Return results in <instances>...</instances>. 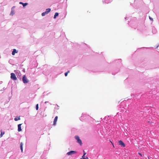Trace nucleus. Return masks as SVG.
<instances>
[{"instance_id": "f257e3e1", "label": "nucleus", "mask_w": 159, "mask_h": 159, "mask_svg": "<svg viewBox=\"0 0 159 159\" xmlns=\"http://www.w3.org/2000/svg\"><path fill=\"white\" fill-rule=\"evenodd\" d=\"M75 139L77 140V142L79 143L80 145H82V143L81 140L80 139V137L77 135H76L75 136Z\"/></svg>"}, {"instance_id": "f03ea898", "label": "nucleus", "mask_w": 159, "mask_h": 159, "mask_svg": "<svg viewBox=\"0 0 159 159\" xmlns=\"http://www.w3.org/2000/svg\"><path fill=\"white\" fill-rule=\"evenodd\" d=\"M22 80L23 83L24 84L27 83L29 82L28 79H27L25 75H24L22 78Z\"/></svg>"}, {"instance_id": "7ed1b4c3", "label": "nucleus", "mask_w": 159, "mask_h": 159, "mask_svg": "<svg viewBox=\"0 0 159 159\" xmlns=\"http://www.w3.org/2000/svg\"><path fill=\"white\" fill-rule=\"evenodd\" d=\"M11 79L14 80H17V78L15 74L13 73H11Z\"/></svg>"}, {"instance_id": "20e7f679", "label": "nucleus", "mask_w": 159, "mask_h": 159, "mask_svg": "<svg viewBox=\"0 0 159 159\" xmlns=\"http://www.w3.org/2000/svg\"><path fill=\"white\" fill-rule=\"evenodd\" d=\"M118 144L119 145H120L121 147H125V144L123 142V141L121 140L119 141Z\"/></svg>"}, {"instance_id": "39448f33", "label": "nucleus", "mask_w": 159, "mask_h": 159, "mask_svg": "<svg viewBox=\"0 0 159 159\" xmlns=\"http://www.w3.org/2000/svg\"><path fill=\"white\" fill-rule=\"evenodd\" d=\"M76 153V152L75 151H71L67 153L68 155H70Z\"/></svg>"}, {"instance_id": "423d86ee", "label": "nucleus", "mask_w": 159, "mask_h": 159, "mask_svg": "<svg viewBox=\"0 0 159 159\" xmlns=\"http://www.w3.org/2000/svg\"><path fill=\"white\" fill-rule=\"evenodd\" d=\"M14 72L16 74L17 76H20L21 75V74L20 71L18 70H14Z\"/></svg>"}, {"instance_id": "0eeeda50", "label": "nucleus", "mask_w": 159, "mask_h": 159, "mask_svg": "<svg viewBox=\"0 0 159 159\" xmlns=\"http://www.w3.org/2000/svg\"><path fill=\"white\" fill-rule=\"evenodd\" d=\"M58 119V117L57 116H56L54 119V121H53V125H55L56 124V122L57 121Z\"/></svg>"}, {"instance_id": "6e6552de", "label": "nucleus", "mask_w": 159, "mask_h": 159, "mask_svg": "<svg viewBox=\"0 0 159 159\" xmlns=\"http://www.w3.org/2000/svg\"><path fill=\"white\" fill-rule=\"evenodd\" d=\"M18 51H17L16 49H14L12 52V55L13 56L16 53H17Z\"/></svg>"}, {"instance_id": "1a4fd4ad", "label": "nucleus", "mask_w": 159, "mask_h": 159, "mask_svg": "<svg viewBox=\"0 0 159 159\" xmlns=\"http://www.w3.org/2000/svg\"><path fill=\"white\" fill-rule=\"evenodd\" d=\"M21 125L22 124H19L18 125V131L19 132L21 131L22 130L21 127Z\"/></svg>"}, {"instance_id": "9d476101", "label": "nucleus", "mask_w": 159, "mask_h": 159, "mask_svg": "<svg viewBox=\"0 0 159 159\" xmlns=\"http://www.w3.org/2000/svg\"><path fill=\"white\" fill-rule=\"evenodd\" d=\"M86 116V115H85L82 114V116H81L80 118V120L82 121H83L84 119V118Z\"/></svg>"}, {"instance_id": "9b49d317", "label": "nucleus", "mask_w": 159, "mask_h": 159, "mask_svg": "<svg viewBox=\"0 0 159 159\" xmlns=\"http://www.w3.org/2000/svg\"><path fill=\"white\" fill-rule=\"evenodd\" d=\"M19 3L23 5V7H25V6L27 5L28 3H23L22 2H20Z\"/></svg>"}, {"instance_id": "f8f14e48", "label": "nucleus", "mask_w": 159, "mask_h": 159, "mask_svg": "<svg viewBox=\"0 0 159 159\" xmlns=\"http://www.w3.org/2000/svg\"><path fill=\"white\" fill-rule=\"evenodd\" d=\"M23 144L22 143H20V148L21 150V152H23Z\"/></svg>"}, {"instance_id": "ddd939ff", "label": "nucleus", "mask_w": 159, "mask_h": 159, "mask_svg": "<svg viewBox=\"0 0 159 159\" xmlns=\"http://www.w3.org/2000/svg\"><path fill=\"white\" fill-rule=\"evenodd\" d=\"M4 134H5V132H2V130H1V134H0V138H1L2 137V136Z\"/></svg>"}, {"instance_id": "4468645a", "label": "nucleus", "mask_w": 159, "mask_h": 159, "mask_svg": "<svg viewBox=\"0 0 159 159\" xmlns=\"http://www.w3.org/2000/svg\"><path fill=\"white\" fill-rule=\"evenodd\" d=\"M51 11V9L50 8L47 9L46 10V11L45 12L48 14L49 12Z\"/></svg>"}, {"instance_id": "2eb2a0df", "label": "nucleus", "mask_w": 159, "mask_h": 159, "mask_svg": "<svg viewBox=\"0 0 159 159\" xmlns=\"http://www.w3.org/2000/svg\"><path fill=\"white\" fill-rule=\"evenodd\" d=\"M58 15H59V14L58 13L56 12L55 13V15H54V19L56 18V17L58 16Z\"/></svg>"}, {"instance_id": "dca6fc26", "label": "nucleus", "mask_w": 159, "mask_h": 159, "mask_svg": "<svg viewBox=\"0 0 159 159\" xmlns=\"http://www.w3.org/2000/svg\"><path fill=\"white\" fill-rule=\"evenodd\" d=\"M20 120V117H16L14 118V120L16 121H17L18 120Z\"/></svg>"}, {"instance_id": "f3484780", "label": "nucleus", "mask_w": 159, "mask_h": 159, "mask_svg": "<svg viewBox=\"0 0 159 159\" xmlns=\"http://www.w3.org/2000/svg\"><path fill=\"white\" fill-rule=\"evenodd\" d=\"M47 14L46 12L45 11V12H43L42 14V16H45L46 14Z\"/></svg>"}, {"instance_id": "a211bd4d", "label": "nucleus", "mask_w": 159, "mask_h": 159, "mask_svg": "<svg viewBox=\"0 0 159 159\" xmlns=\"http://www.w3.org/2000/svg\"><path fill=\"white\" fill-rule=\"evenodd\" d=\"M85 155H83L82 156V158L83 159H88V158L87 157H86V158H85Z\"/></svg>"}, {"instance_id": "6ab92c4d", "label": "nucleus", "mask_w": 159, "mask_h": 159, "mask_svg": "<svg viewBox=\"0 0 159 159\" xmlns=\"http://www.w3.org/2000/svg\"><path fill=\"white\" fill-rule=\"evenodd\" d=\"M70 72L69 71H68L67 72H66L65 73V76H67L68 74Z\"/></svg>"}, {"instance_id": "aec40b11", "label": "nucleus", "mask_w": 159, "mask_h": 159, "mask_svg": "<svg viewBox=\"0 0 159 159\" xmlns=\"http://www.w3.org/2000/svg\"><path fill=\"white\" fill-rule=\"evenodd\" d=\"M36 109L37 110L38 109V104H37L36 105Z\"/></svg>"}, {"instance_id": "412c9836", "label": "nucleus", "mask_w": 159, "mask_h": 159, "mask_svg": "<svg viewBox=\"0 0 159 159\" xmlns=\"http://www.w3.org/2000/svg\"><path fill=\"white\" fill-rule=\"evenodd\" d=\"M83 152H84V155H85L86 154V153L84 151H83Z\"/></svg>"}, {"instance_id": "4be33fe9", "label": "nucleus", "mask_w": 159, "mask_h": 159, "mask_svg": "<svg viewBox=\"0 0 159 159\" xmlns=\"http://www.w3.org/2000/svg\"><path fill=\"white\" fill-rule=\"evenodd\" d=\"M139 155L141 156H142V155L140 153H138Z\"/></svg>"}, {"instance_id": "5701e85b", "label": "nucleus", "mask_w": 159, "mask_h": 159, "mask_svg": "<svg viewBox=\"0 0 159 159\" xmlns=\"http://www.w3.org/2000/svg\"><path fill=\"white\" fill-rule=\"evenodd\" d=\"M149 18L150 20H153L152 19V18H151L150 17H149Z\"/></svg>"}, {"instance_id": "b1692460", "label": "nucleus", "mask_w": 159, "mask_h": 159, "mask_svg": "<svg viewBox=\"0 0 159 159\" xmlns=\"http://www.w3.org/2000/svg\"><path fill=\"white\" fill-rule=\"evenodd\" d=\"M47 102H47V101L45 102V104H46V103H47Z\"/></svg>"}, {"instance_id": "393cba45", "label": "nucleus", "mask_w": 159, "mask_h": 159, "mask_svg": "<svg viewBox=\"0 0 159 159\" xmlns=\"http://www.w3.org/2000/svg\"><path fill=\"white\" fill-rule=\"evenodd\" d=\"M11 14H12V15L13 14V13L12 12H11Z\"/></svg>"}, {"instance_id": "a878e982", "label": "nucleus", "mask_w": 159, "mask_h": 159, "mask_svg": "<svg viewBox=\"0 0 159 159\" xmlns=\"http://www.w3.org/2000/svg\"><path fill=\"white\" fill-rule=\"evenodd\" d=\"M112 145H113V147H114V145H113V144H112Z\"/></svg>"}]
</instances>
